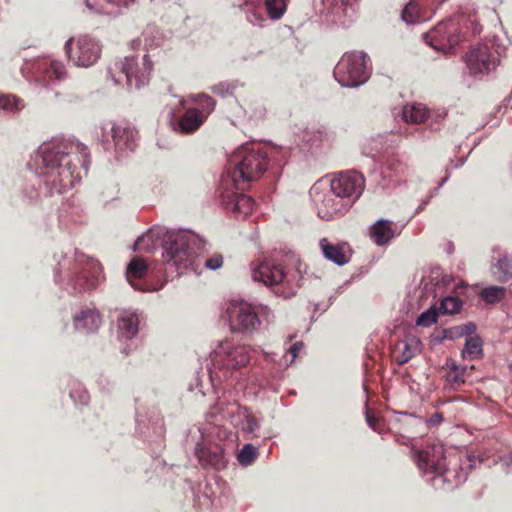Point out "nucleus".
I'll return each mask as SVG.
<instances>
[{"label":"nucleus","instance_id":"obj_1","mask_svg":"<svg viewBox=\"0 0 512 512\" xmlns=\"http://www.w3.org/2000/svg\"><path fill=\"white\" fill-rule=\"evenodd\" d=\"M268 163L267 151L258 143H246L233 152L218 189L220 204L227 213L245 218L253 211L254 200L241 191L263 175Z\"/></svg>","mask_w":512,"mask_h":512},{"label":"nucleus","instance_id":"obj_2","mask_svg":"<svg viewBox=\"0 0 512 512\" xmlns=\"http://www.w3.org/2000/svg\"><path fill=\"white\" fill-rule=\"evenodd\" d=\"M38 152L46 170L45 184L51 194L72 188L82 177L81 169L86 172L90 161L84 144L68 140L43 144Z\"/></svg>","mask_w":512,"mask_h":512},{"label":"nucleus","instance_id":"obj_3","mask_svg":"<svg viewBox=\"0 0 512 512\" xmlns=\"http://www.w3.org/2000/svg\"><path fill=\"white\" fill-rule=\"evenodd\" d=\"M197 243H199L198 238L186 231H164L161 228H153L138 237L134 250L152 252L161 245L166 269L182 274L187 271L197 272L200 266L196 252Z\"/></svg>","mask_w":512,"mask_h":512},{"label":"nucleus","instance_id":"obj_4","mask_svg":"<svg viewBox=\"0 0 512 512\" xmlns=\"http://www.w3.org/2000/svg\"><path fill=\"white\" fill-rule=\"evenodd\" d=\"M211 379H227L235 371L246 367L251 361V349L232 339L220 341L210 353Z\"/></svg>","mask_w":512,"mask_h":512},{"label":"nucleus","instance_id":"obj_5","mask_svg":"<svg viewBox=\"0 0 512 512\" xmlns=\"http://www.w3.org/2000/svg\"><path fill=\"white\" fill-rule=\"evenodd\" d=\"M152 62L145 54L141 63L135 57H125L115 62L109 68V75L116 85H126L128 88H140L149 81Z\"/></svg>","mask_w":512,"mask_h":512},{"label":"nucleus","instance_id":"obj_6","mask_svg":"<svg viewBox=\"0 0 512 512\" xmlns=\"http://www.w3.org/2000/svg\"><path fill=\"white\" fill-rule=\"evenodd\" d=\"M310 196L317 215L326 221L342 217L352 206L351 200H342L341 196L328 187L327 180L316 182L310 190Z\"/></svg>","mask_w":512,"mask_h":512},{"label":"nucleus","instance_id":"obj_7","mask_svg":"<svg viewBox=\"0 0 512 512\" xmlns=\"http://www.w3.org/2000/svg\"><path fill=\"white\" fill-rule=\"evenodd\" d=\"M334 77L342 87H358L368 77L366 54L363 52L345 53L334 69Z\"/></svg>","mask_w":512,"mask_h":512},{"label":"nucleus","instance_id":"obj_8","mask_svg":"<svg viewBox=\"0 0 512 512\" xmlns=\"http://www.w3.org/2000/svg\"><path fill=\"white\" fill-rule=\"evenodd\" d=\"M65 51L74 65L90 67L100 58L102 46L97 39L89 35H80L70 38L65 43Z\"/></svg>","mask_w":512,"mask_h":512},{"label":"nucleus","instance_id":"obj_9","mask_svg":"<svg viewBox=\"0 0 512 512\" xmlns=\"http://www.w3.org/2000/svg\"><path fill=\"white\" fill-rule=\"evenodd\" d=\"M226 312L233 331L251 333L260 326L258 314L246 301H230Z\"/></svg>","mask_w":512,"mask_h":512},{"label":"nucleus","instance_id":"obj_10","mask_svg":"<svg viewBox=\"0 0 512 512\" xmlns=\"http://www.w3.org/2000/svg\"><path fill=\"white\" fill-rule=\"evenodd\" d=\"M100 129V138L106 150L111 148V141L118 151L134 150L137 132L133 128L106 121L102 123Z\"/></svg>","mask_w":512,"mask_h":512},{"label":"nucleus","instance_id":"obj_11","mask_svg":"<svg viewBox=\"0 0 512 512\" xmlns=\"http://www.w3.org/2000/svg\"><path fill=\"white\" fill-rule=\"evenodd\" d=\"M198 101L206 102L204 112H199L198 108L187 109L183 116L179 119L178 126L181 132L190 134L197 131L204 123L208 115L215 108L214 99L207 94L191 95L187 99L182 100L181 103L182 105H185L187 102L198 103Z\"/></svg>","mask_w":512,"mask_h":512},{"label":"nucleus","instance_id":"obj_12","mask_svg":"<svg viewBox=\"0 0 512 512\" xmlns=\"http://www.w3.org/2000/svg\"><path fill=\"white\" fill-rule=\"evenodd\" d=\"M218 410L223 419H227L231 424L250 437L255 435L260 428L259 420L247 408L241 407L238 403H218Z\"/></svg>","mask_w":512,"mask_h":512},{"label":"nucleus","instance_id":"obj_13","mask_svg":"<svg viewBox=\"0 0 512 512\" xmlns=\"http://www.w3.org/2000/svg\"><path fill=\"white\" fill-rule=\"evenodd\" d=\"M457 30V24L453 20H446L424 34V40L433 49L447 53L452 51L460 41Z\"/></svg>","mask_w":512,"mask_h":512},{"label":"nucleus","instance_id":"obj_14","mask_svg":"<svg viewBox=\"0 0 512 512\" xmlns=\"http://www.w3.org/2000/svg\"><path fill=\"white\" fill-rule=\"evenodd\" d=\"M328 187L342 200L357 199L364 189V178L356 171L341 172L332 179L327 180Z\"/></svg>","mask_w":512,"mask_h":512},{"label":"nucleus","instance_id":"obj_15","mask_svg":"<svg viewBox=\"0 0 512 512\" xmlns=\"http://www.w3.org/2000/svg\"><path fill=\"white\" fill-rule=\"evenodd\" d=\"M417 465L425 473L435 474L434 480H440L448 472L444 446L441 443H433L417 454Z\"/></svg>","mask_w":512,"mask_h":512},{"label":"nucleus","instance_id":"obj_16","mask_svg":"<svg viewBox=\"0 0 512 512\" xmlns=\"http://www.w3.org/2000/svg\"><path fill=\"white\" fill-rule=\"evenodd\" d=\"M252 278L266 286L282 284L286 274L281 264L271 258L257 259L251 263Z\"/></svg>","mask_w":512,"mask_h":512},{"label":"nucleus","instance_id":"obj_17","mask_svg":"<svg viewBox=\"0 0 512 512\" xmlns=\"http://www.w3.org/2000/svg\"><path fill=\"white\" fill-rule=\"evenodd\" d=\"M466 63L472 74H482L495 68L497 57L488 43H478L466 54Z\"/></svg>","mask_w":512,"mask_h":512},{"label":"nucleus","instance_id":"obj_18","mask_svg":"<svg viewBox=\"0 0 512 512\" xmlns=\"http://www.w3.org/2000/svg\"><path fill=\"white\" fill-rule=\"evenodd\" d=\"M76 275L71 279L74 291H86L96 287L101 274V265L97 260H79Z\"/></svg>","mask_w":512,"mask_h":512},{"label":"nucleus","instance_id":"obj_19","mask_svg":"<svg viewBox=\"0 0 512 512\" xmlns=\"http://www.w3.org/2000/svg\"><path fill=\"white\" fill-rule=\"evenodd\" d=\"M224 445L220 443H208L202 441L195 449V454L202 466H211L216 469H221L226 466L224 456Z\"/></svg>","mask_w":512,"mask_h":512},{"label":"nucleus","instance_id":"obj_20","mask_svg":"<svg viewBox=\"0 0 512 512\" xmlns=\"http://www.w3.org/2000/svg\"><path fill=\"white\" fill-rule=\"evenodd\" d=\"M37 79L48 83L52 80H60L65 76L64 65L56 60L43 58L38 60L34 65Z\"/></svg>","mask_w":512,"mask_h":512},{"label":"nucleus","instance_id":"obj_21","mask_svg":"<svg viewBox=\"0 0 512 512\" xmlns=\"http://www.w3.org/2000/svg\"><path fill=\"white\" fill-rule=\"evenodd\" d=\"M319 245L324 257L337 265H344L351 258V251L346 243L333 244L327 238H322Z\"/></svg>","mask_w":512,"mask_h":512},{"label":"nucleus","instance_id":"obj_22","mask_svg":"<svg viewBox=\"0 0 512 512\" xmlns=\"http://www.w3.org/2000/svg\"><path fill=\"white\" fill-rule=\"evenodd\" d=\"M420 352V342L418 339L406 338L399 341L394 349L393 357L399 365H403L410 361Z\"/></svg>","mask_w":512,"mask_h":512},{"label":"nucleus","instance_id":"obj_23","mask_svg":"<svg viewBox=\"0 0 512 512\" xmlns=\"http://www.w3.org/2000/svg\"><path fill=\"white\" fill-rule=\"evenodd\" d=\"M139 319L135 312L124 311L118 319L119 337L125 339L133 338L138 332Z\"/></svg>","mask_w":512,"mask_h":512},{"label":"nucleus","instance_id":"obj_24","mask_svg":"<svg viewBox=\"0 0 512 512\" xmlns=\"http://www.w3.org/2000/svg\"><path fill=\"white\" fill-rule=\"evenodd\" d=\"M446 365L448 368L445 375L447 385L450 389L457 390L466 382V377L469 376L468 369L456 365L453 360H448Z\"/></svg>","mask_w":512,"mask_h":512},{"label":"nucleus","instance_id":"obj_25","mask_svg":"<svg viewBox=\"0 0 512 512\" xmlns=\"http://www.w3.org/2000/svg\"><path fill=\"white\" fill-rule=\"evenodd\" d=\"M74 325L77 330L94 332L101 325V317L96 311L86 310L74 317Z\"/></svg>","mask_w":512,"mask_h":512},{"label":"nucleus","instance_id":"obj_26","mask_svg":"<svg viewBox=\"0 0 512 512\" xmlns=\"http://www.w3.org/2000/svg\"><path fill=\"white\" fill-rule=\"evenodd\" d=\"M370 234L377 245H384L394 237L393 223L388 220H378L371 227Z\"/></svg>","mask_w":512,"mask_h":512},{"label":"nucleus","instance_id":"obj_27","mask_svg":"<svg viewBox=\"0 0 512 512\" xmlns=\"http://www.w3.org/2000/svg\"><path fill=\"white\" fill-rule=\"evenodd\" d=\"M148 271V265L146 261L141 257H134L131 259L127 266L126 270V278L127 281L135 288V289H141L137 285L133 283L134 279H140L146 275Z\"/></svg>","mask_w":512,"mask_h":512},{"label":"nucleus","instance_id":"obj_28","mask_svg":"<svg viewBox=\"0 0 512 512\" xmlns=\"http://www.w3.org/2000/svg\"><path fill=\"white\" fill-rule=\"evenodd\" d=\"M427 115V108L421 103H414L412 105L405 106L403 109V117L406 122L415 124L422 123L426 120Z\"/></svg>","mask_w":512,"mask_h":512},{"label":"nucleus","instance_id":"obj_29","mask_svg":"<svg viewBox=\"0 0 512 512\" xmlns=\"http://www.w3.org/2000/svg\"><path fill=\"white\" fill-rule=\"evenodd\" d=\"M203 441L208 443H220L225 446L224 441L228 439L229 433L226 429L221 426L214 425L202 431Z\"/></svg>","mask_w":512,"mask_h":512},{"label":"nucleus","instance_id":"obj_30","mask_svg":"<svg viewBox=\"0 0 512 512\" xmlns=\"http://www.w3.org/2000/svg\"><path fill=\"white\" fill-rule=\"evenodd\" d=\"M482 353V341L478 336H471L466 339L462 355L465 359H476Z\"/></svg>","mask_w":512,"mask_h":512},{"label":"nucleus","instance_id":"obj_31","mask_svg":"<svg viewBox=\"0 0 512 512\" xmlns=\"http://www.w3.org/2000/svg\"><path fill=\"white\" fill-rule=\"evenodd\" d=\"M505 295L506 289L500 286H489L481 291V298L489 304L500 302Z\"/></svg>","mask_w":512,"mask_h":512},{"label":"nucleus","instance_id":"obj_32","mask_svg":"<svg viewBox=\"0 0 512 512\" xmlns=\"http://www.w3.org/2000/svg\"><path fill=\"white\" fill-rule=\"evenodd\" d=\"M247 20L255 26H262L265 22V17L262 13L260 5H256L254 2L246 4Z\"/></svg>","mask_w":512,"mask_h":512},{"label":"nucleus","instance_id":"obj_33","mask_svg":"<svg viewBox=\"0 0 512 512\" xmlns=\"http://www.w3.org/2000/svg\"><path fill=\"white\" fill-rule=\"evenodd\" d=\"M265 6L271 19H280L286 11V3L284 0H266Z\"/></svg>","mask_w":512,"mask_h":512},{"label":"nucleus","instance_id":"obj_34","mask_svg":"<svg viewBox=\"0 0 512 512\" xmlns=\"http://www.w3.org/2000/svg\"><path fill=\"white\" fill-rule=\"evenodd\" d=\"M462 308V301L458 297H445L440 304L439 312L442 314H455Z\"/></svg>","mask_w":512,"mask_h":512},{"label":"nucleus","instance_id":"obj_35","mask_svg":"<svg viewBox=\"0 0 512 512\" xmlns=\"http://www.w3.org/2000/svg\"><path fill=\"white\" fill-rule=\"evenodd\" d=\"M402 19L408 24H414L419 22L423 18L420 16V10L418 4L414 1H410L402 11Z\"/></svg>","mask_w":512,"mask_h":512},{"label":"nucleus","instance_id":"obj_36","mask_svg":"<svg viewBox=\"0 0 512 512\" xmlns=\"http://www.w3.org/2000/svg\"><path fill=\"white\" fill-rule=\"evenodd\" d=\"M258 456V451L252 444H245L238 453V461L242 465H250Z\"/></svg>","mask_w":512,"mask_h":512},{"label":"nucleus","instance_id":"obj_37","mask_svg":"<svg viewBox=\"0 0 512 512\" xmlns=\"http://www.w3.org/2000/svg\"><path fill=\"white\" fill-rule=\"evenodd\" d=\"M23 108L21 101L15 96H0V109L5 112H16Z\"/></svg>","mask_w":512,"mask_h":512},{"label":"nucleus","instance_id":"obj_38","mask_svg":"<svg viewBox=\"0 0 512 512\" xmlns=\"http://www.w3.org/2000/svg\"><path fill=\"white\" fill-rule=\"evenodd\" d=\"M438 319V310L434 307L420 314L416 320V324L422 327H429L436 323Z\"/></svg>","mask_w":512,"mask_h":512},{"label":"nucleus","instance_id":"obj_39","mask_svg":"<svg viewBox=\"0 0 512 512\" xmlns=\"http://www.w3.org/2000/svg\"><path fill=\"white\" fill-rule=\"evenodd\" d=\"M495 268L500 272V280H506L512 276V261L506 256L498 259Z\"/></svg>","mask_w":512,"mask_h":512},{"label":"nucleus","instance_id":"obj_40","mask_svg":"<svg viewBox=\"0 0 512 512\" xmlns=\"http://www.w3.org/2000/svg\"><path fill=\"white\" fill-rule=\"evenodd\" d=\"M387 169L391 171L395 176H400L407 172L408 166L401 159L394 156L387 161Z\"/></svg>","mask_w":512,"mask_h":512},{"label":"nucleus","instance_id":"obj_41","mask_svg":"<svg viewBox=\"0 0 512 512\" xmlns=\"http://www.w3.org/2000/svg\"><path fill=\"white\" fill-rule=\"evenodd\" d=\"M223 264V258L221 255H214L205 261V266L211 270L220 268Z\"/></svg>","mask_w":512,"mask_h":512},{"label":"nucleus","instance_id":"obj_42","mask_svg":"<svg viewBox=\"0 0 512 512\" xmlns=\"http://www.w3.org/2000/svg\"><path fill=\"white\" fill-rule=\"evenodd\" d=\"M366 421L368 425L377 432L381 431V421L370 411L366 412Z\"/></svg>","mask_w":512,"mask_h":512},{"label":"nucleus","instance_id":"obj_43","mask_svg":"<svg viewBox=\"0 0 512 512\" xmlns=\"http://www.w3.org/2000/svg\"><path fill=\"white\" fill-rule=\"evenodd\" d=\"M303 342L294 343L288 350V354L291 355L290 363H292L303 349Z\"/></svg>","mask_w":512,"mask_h":512},{"label":"nucleus","instance_id":"obj_44","mask_svg":"<svg viewBox=\"0 0 512 512\" xmlns=\"http://www.w3.org/2000/svg\"><path fill=\"white\" fill-rule=\"evenodd\" d=\"M442 419H443V418H442V415H441V414H439V413H435L434 415H432V416H431V418H430L429 422H430L431 424H433V425H436V424L441 423Z\"/></svg>","mask_w":512,"mask_h":512},{"label":"nucleus","instance_id":"obj_45","mask_svg":"<svg viewBox=\"0 0 512 512\" xmlns=\"http://www.w3.org/2000/svg\"><path fill=\"white\" fill-rule=\"evenodd\" d=\"M194 104L196 105L195 108L199 109V112H204V108L206 106V102H204V101L199 102L198 101V103H194Z\"/></svg>","mask_w":512,"mask_h":512},{"label":"nucleus","instance_id":"obj_46","mask_svg":"<svg viewBox=\"0 0 512 512\" xmlns=\"http://www.w3.org/2000/svg\"><path fill=\"white\" fill-rule=\"evenodd\" d=\"M86 5H87V7H88L90 10H92V6L90 5V3H89L87 0H86Z\"/></svg>","mask_w":512,"mask_h":512},{"label":"nucleus","instance_id":"obj_47","mask_svg":"<svg viewBox=\"0 0 512 512\" xmlns=\"http://www.w3.org/2000/svg\"><path fill=\"white\" fill-rule=\"evenodd\" d=\"M510 369L512 370V362H511V365H510Z\"/></svg>","mask_w":512,"mask_h":512}]
</instances>
